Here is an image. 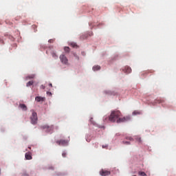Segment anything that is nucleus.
Segmentation results:
<instances>
[{"mask_svg": "<svg viewBox=\"0 0 176 176\" xmlns=\"http://www.w3.org/2000/svg\"><path fill=\"white\" fill-rule=\"evenodd\" d=\"M120 116H122V113L119 111V110H114L111 111L109 117V120L112 123H115V122H116L117 123H123L124 122H129V120L131 119V117H130V116H126L123 118Z\"/></svg>", "mask_w": 176, "mask_h": 176, "instance_id": "f257e3e1", "label": "nucleus"}, {"mask_svg": "<svg viewBox=\"0 0 176 176\" xmlns=\"http://www.w3.org/2000/svg\"><path fill=\"white\" fill-rule=\"evenodd\" d=\"M30 119L32 124H36V123H38V116L36 114V112L32 111Z\"/></svg>", "mask_w": 176, "mask_h": 176, "instance_id": "f03ea898", "label": "nucleus"}, {"mask_svg": "<svg viewBox=\"0 0 176 176\" xmlns=\"http://www.w3.org/2000/svg\"><path fill=\"white\" fill-rule=\"evenodd\" d=\"M41 128L43 130H45L47 133H50V131H53V130H54V126L53 125H43Z\"/></svg>", "mask_w": 176, "mask_h": 176, "instance_id": "7ed1b4c3", "label": "nucleus"}, {"mask_svg": "<svg viewBox=\"0 0 176 176\" xmlns=\"http://www.w3.org/2000/svg\"><path fill=\"white\" fill-rule=\"evenodd\" d=\"M68 140H57L56 142V143L59 145V146H65L67 145H68Z\"/></svg>", "mask_w": 176, "mask_h": 176, "instance_id": "20e7f679", "label": "nucleus"}, {"mask_svg": "<svg viewBox=\"0 0 176 176\" xmlns=\"http://www.w3.org/2000/svg\"><path fill=\"white\" fill-rule=\"evenodd\" d=\"M59 58L63 64H65V65H68V58H67V56H65V55L64 54L60 55Z\"/></svg>", "mask_w": 176, "mask_h": 176, "instance_id": "39448f33", "label": "nucleus"}, {"mask_svg": "<svg viewBox=\"0 0 176 176\" xmlns=\"http://www.w3.org/2000/svg\"><path fill=\"white\" fill-rule=\"evenodd\" d=\"M100 174L102 176L111 175V172L102 169V170L100 171Z\"/></svg>", "mask_w": 176, "mask_h": 176, "instance_id": "423d86ee", "label": "nucleus"}, {"mask_svg": "<svg viewBox=\"0 0 176 176\" xmlns=\"http://www.w3.org/2000/svg\"><path fill=\"white\" fill-rule=\"evenodd\" d=\"M25 157L26 160H32V155H31V153H26L25 155Z\"/></svg>", "mask_w": 176, "mask_h": 176, "instance_id": "0eeeda50", "label": "nucleus"}, {"mask_svg": "<svg viewBox=\"0 0 176 176\" xmlns=\"http://www.w3.org/2000/svg\"><path fill=\"white\" fill-rule=\"evenodd\" d=\"M124 72H126V74H131V68L129 67V66L125 67Z\"/></svg>", "mask_w": 176, "mask_h": 176, "instance_id": "6e6552de", "label": "nucleus"}, {"mask_svg": "<svg viewBox=\"0 0 176 176\" xmlns=\"http://www.w3.org/2000/svg\"><path fill=\"white\" fill-rule=\"evenodd\" d=\"M19 108H21V109H22L23 111H27V109H28L27 106L24 104H20Z\"/></svg>", "mask_w": 176, "mask_h": 176, "instance_id": "1a4fd4ad", "label": "nucleus"}, {"mask_svg": "<svg viewBox=\"0 0 176 176\" xmlns=\"http://www.w3.org/2000/svg\"><path fill=\"white\" fill-rule=\"evenodd\" d=\"M155 104H163L164 102V99H157L155 100Z\"/></svg>", "mask_w": 176, "mask_h": 176, "instance_id": "9d476101", "label": "nucleus"}, {"mask_svg": "<svg viewBox=\"0 0 176 176\" xmlns=\"http://www.w3.org/2000/svg\"><path fill=\"white\" fill-rule=\"evenodd\" d=\"M92 69L93 71H100V69H101V67L99 65H95L93 67Z\"/></svg>", "mask_w": 176, "mask_h": 176, "instance_id": "9b49d317", "label": "nucleus"}, {"mask_svg": "<svg viewBox=\"0 0 176 176\" xmlns=\"http://www.w3.org/2000/svg\"><path fill=\"white\" fill-rule=\"evenodd\" d=\"M36 101L37 102H41V101H43V98H41V96H37L35 98Z\"/></svg>", "mask_w": 176, "mask_h": 176, "instance_id": "f8f14e48", "label": "nucleus"}, {"mask_svg": "<svg viewBox=\"0 0 176 176\" xmlns=\"http://www.w3.org/2000/svg\"><path fill=\"white\" fill-rule=\"evenodd\" d=\"M35 78V74H31L25 78L26 80H28V79H34Z\"/></svg>", "mask_w": 176, "mask_h": 176, "instance_id": "ddd939ff", "label": "nucleus"}, {"mask_svg": "<svg viewBox=\"0 0 176 176\" xmlns=\"http://www.w3.org/2000/svg\"><path fill=\"white\" fill-rule=\"evenodd\" d=\"M135 140H136L137 142H138L139 144H142V140H141V138L137 136L135 138Z\"/></svg>", "mask_w": 176, "mask_h": 176, "instance_id": "4468645a", "label": "nucleus"}, {"mask_svg": "<svg viewBox=\"0 0 176 176\" xmlns=\"http://www.w3.org/2000/svg\"><path fill=\"white\" fill-rule=\"evenodd\" d=\"M70 46H72V47H74V48L78 47V45L76 43H71Z\"/></svg>", "mask_w": 176, "mask_h": 176, "instance_id": "2eb2a0df", "label": "nucleus"}, {"mask_svg": "<svg viewBox=\"0 0 176 176\" xmlns=\"http://www.w3.org/2000/svg\"><path fill=\"white\" fill-rule=\"evenodd\" d=\"M52 57L54 58H58V56H57V54H56V52H53L52 53Z\"/></svg>", "mask_w": 176, "mask_h": 176, "instance_id": "dca6fc26", "label": "nucleus"}, {"mask_svg": "<svg viewBox=\"0 0 176 176\" xmlns=\"http://www.w3.org/2000/svg\"><path fill=\"white\" fill-rule=\"evenodd\" d=\"M34 85V81H29L27 84L26 86L27 87H29V86H32Z\"/></svg>", "mask_w": 176, "mask_h": 176, "instance_id": "f3484780", "label": "nucleus"}, {"mask_svg": "<svg viewBox=\"0 0 176 176\" xmlns=\"http://www.w3.org/2000/svg\"><path fill=\"white\" fill-rule=\"evenodd\" d=\"M138 174H139V175H141V176H147L146 173H145V172L139 171Z\"/></svg>", "mask_w": 176, "mask_h": 176, "instance_id": "a211bd4d", "label": "nucleus"}, {"mask_svg": "<svg viewBox=\"0 0 176 176\" xmlns=\"http://www.w3.org/2000/svg\"><path fill=\"white\" fill-rule=\"evenodd\" d=\"M64 50H65V52H66V53H69V47H65Z\"/></svg>", "mask_w": 176, "mask_h": 176, "instance_id": "6ab92c4d", "label": "nucleus"}, {"mask_svg": "<svg viewBox=\"0 0 176 176\" xmlns=\"http://www.w3.org/2000/svg\"><path fill=\"white\" fill-rule=\"evenodd\" d=\"M141 113V112L138 111H135L133 112V115H140Z\"/></svg>", "mask_w": 176, "mask_h": 176, "instance_id": "aec40b11", "label": "nucleus"}, {"mask_svg": "<svg viewBox=\"0 0 176 176\" xmlns=\"http://www.w3.org/2000/svg\"><path fill=\"white\" fill-rule=\"evenodd\" d=\"M62 156H63V157H67V153L63 152V153H62Z\"/></svg>", "mask_w": 176, "mask_h": 176, "instance_id": "412c9836", "label": "nucleus"}, {"mask_svg": "<svg viewBox=\"0 0 176 176\" xmlns=\"http://www.w3.org/2000/svg\"><path fill=\"white\" fill-rule=\"evenodd\" d=\"M126 140H129V141H134V140L131 137L126 138Z\"/></svg>", "mask_w": 176, "mask_h": 176, "instance_id": "4be33fe9", "label": "nucleus"}, {"mask_svg": "<svg viewBox=\"0 0 176 176\" xmlns=\"http://www.w3.org/2000/svg\"><path fill=\"white\" fill-rule=\"evenodd\" d=\"M123 144H125V145H130V142H123Z\"/></svg>", "mask_w": 176, "mask_h": 176, "instance_id": "5701e85b", "label": "nucleus"}, {"mask_svg": "<svg viewBox=\"0 0 176 176\" xmlns=\"http://www.w3.org/2000/svg\"><path fill=\"white\" fill-rule=\"evenodd\" d=\"M47 96H50V97H52V92L50 91H47Z\"/></svg>", "mask_w": 176, "mask_h": 176, "instance_id": "b1692460", "label": "nucleus"}, {"mask_svg": "<svg viewBox=\"0 0 176 176\" xmlns=\"http://www.w3.org/2000/svg\"><path fill=\"white\" fill-rule=\"evenodd\" d=\"M86 38H87V36H85L84 35L80 36V39H86Z\"/></svg>", "mask_w": 176, "mask_h": 176, "instance_id": "393cba45", "label": "nucleus"}, {"mask_svg": "<svg viewBox=\"0 0 176 176\" xmlns=\"http://www.w3.org/2000/svg\"><path fill=\"white\" fill-rule=\"evenodd\" d=\"M74 57H76V58L79 60V56H78V55H76V54H74Z\"/></svg>", "mask_w": 176, "mask_h": 176, "instance_id": "a878e982", "label": "nucleus"}, {"mask_svg": "<svg viewBox=\"0 0 176 176\" xmlns=\"http://www.w3.org/2000/svg\"><path fill=\"white\" fill-rule=\"evenodd\" d=\"M48 42H49L50 43H53V40L50 39V40L48 41Z\"/></svg>", "mask_w": 176, "mask_h": 176, "instance_id": "bb28decb", "label": "nucleus"}, {"mask_svg": "<svg viewBox=\"0 0 176 176\" xmlns=\"http://www.w3.org/2000/svg\"><path fill=\"white\" fill-rule=\"evenodd\" d=\"M49 86H50V87H53V84H52V83H50V84H49Z\"/></svg>", "mask_w": 176, "mask_h": 176, "instance_id": "cd10ccee", "label": "nucleus"}, {"mask_svg": "<svg viewBox=\"0 0 176 176\" xmlns=\"http://www.w3.org/2000/svg\"><path fill=\"white\" fill-rule=\"evenodd\" d=\"M102 148H108V146H102Z\"/></svg>", "mask_w": 176, "mask_h": 176, "instance_id": "c85d7f7f", "label": "nucleus"}, {"mask_svg": "<svg viewBox=\"0 0 176 176\" xmlns=\"http://www.w3.org/2000/svg\"><path fill=\"white\" fill-rule=\"evenodd\" d=\"M0 43H3V40H0Z\"/></svg>", "mask_w": 176, "mask_h": 176, "instance_id": "c756f323", "label": "nucleus"}, {"mask_svg": "<svg viewBox=\"0 0 176 176\" xmlns=\"http://www.w3.org/2000/svg\"><path fill=\"white\" fill-rule=\"evenodd\" d=\"M42 89H45V86L42 85L41 86Z\"/></svg>", "mask_w": 176, "mask_h": 176, "instance_id": "7c9ffc66", "label": "nucleus"}]
</instances>
